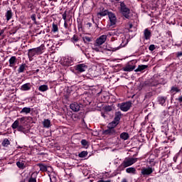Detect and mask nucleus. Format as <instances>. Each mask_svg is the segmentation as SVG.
<instances>
[{"mask_svg":"<svg viewBox=\"0 0 182 182\" xmlns=\"http://www.w3.org/2000/svg\"><path fill=\"white\" fill-rule=\"evenodd\" d=\"M137 158H125L124 161L118 167V171H123L127 167L133 166L134 163H137Z\"/></svg>","mask_w":182,"mask_h":182,"instance_id":"obj_3","label":"nucleus"},{"mask_svg":"<svg viewBox=\"0 0 182 182\" xmlns=\"http://www.w3.org/2000/svg\"><path fill=\"white\" fill-rule=\"evenodd\" d=\"M72 41L73 42V43H77V42H80V40H79V37H77V36L74 35Z\"/></svg>","mask_w":182,"mask_h":182,"instance_id":"obj_40","label":"nucleus"},{"mask_svg":"<svg viewBox=\"0 0 182 182\" xmlns=\"http://www.w3.org/2000/svg\"><path fill=\"white\" fill-rule=\"evenodd\" d=\"M107 36L106 35H102L98 38L96 39L95 41V46H102L105 42H106V40L107 39Z\"/></svg>","mask_w":182,"mask_h":182,"instance_id":"obj_8","label":"nucleus"},{"mask_svg":"<svg viewBox=\"0 0 182 182\" xmlns=\"http://www.w3.org/2000/svg\"><path fill=\"white\" fill-rule=\"evenodd\" d=\"M153 79L154 80L151 82V86H157L158 85H164L166 83L164 79L161 78L159 75H154Z\"/></svg>","mask_w":182,"mask_h":182,"instance_id":"obj_6","label":"nucleus"},{"mask_svg":"<svg viewBox=\"0 0 182 182\" xmlns=\"http://www.w3.org/2000/svg\"><path fill=\"white\" fill-rule=\"evenodd\" d=\"M108 18L110 23L107 25V31H110V29H112V26H114L117 23V18L116 17V14L112 12L109 13Z\"/></svg>","mask_w":182,"mask_h":182,"instance_id":"obj_5","label":"nucleus"},{"mask_svg":"<svg viewBox=\"0 0 182 182\" xmlns=\"http://www.w3.org/2000/svg\"><path fill=\"white\" fill-rule=\"evenodd\" d=\"M103 134L108 136H116V134H117V131L113 128H107L103 131Z\"/></svg>","mask_w":182,"mask_h":182,"instance_id":"obj_12","label":"nucleus"},{"mask_svg":"<svg viewBox=\"0 0 182 182\" xmlns=\"http://www.w3.org/2000/svg\"><path fill=\"white\" fill-rule=\"evenodd\" d=\"M178 102H179V103H182V95L178 98Z\"/></svg>","mask_w":182,"mask_h":182,"instance_id":"obj_53","label":"nucleus"},{"mask_svg":"<svg viewBox=\"0 0 182 182\" xmlns=\"http://www.w3.org/2000/svg\"><path fill=\"white\" fill-rule=\"evenodd\" d=\"M102 116L104 119H106V115H105V114L102 113Z\"/></svg>","mask_w":182,"mask_h":182,"instance_id":"obj_58","label":"nucleus"},{"mask_svg":"<svg viewBox=\"0 0 182 182\" xmlns=\"http://www.w3.org/2000/svg\"><path fill=\"white\" fill-rule=\"evenodd\" d=\"M31 87H32L31 82H27L21 86V90H23V92H28V90H31Z\"/></svg>","mask_w":182,"mask_h":182,"instance_id":"obj_17","label":"nucleus"},{"mask_svg":"<svg viewBox=\"0 0 182 182\" xmlns=\"http://www.w3.org/2000/svg\"><path fill=\"white\" fill-rule=\"evenodd\" d=\"M62 18L64 21H66V18H67V12L65 11L63 15H62Z\"/></svg>","mask_w":182,"mask_h":182,"instance_id":"obj_47","label":"nucleus"},{"mask_svg":"<svg viewBox=\"0 0 182 182\" xmlns=\"http://www.w3.org/2000/svg\"><path fill=\"white\" fill-rule=\"evenodd\" d=\"M36 72H39V70H36Z\"/></svg>","mask_w":182,"mask_h":182,"instance_id":"obj_63","label":"nucleus"},{"mask_svg":"<svg viewBox=\"0 0 182 182\" xmlns=\"http://www.w3.org/2000/svg\"><path fill=\"white\" fill-rule=\"evenodd\" d=\"M11 144V141H9V139H4L1 143V146H3V147H8V146H9Z\"/></svg>","mask_w":182,"mask_h":182,"instance_id":"obj_34","label":"nucleus"},{"mask_svg":"<svg viewBox=\"0 0 182 182\" xmlns=\"http://www.w3.org/2000/svg\"><path fill=\"white\" fill-rule=\"evenodd\" d=\"M153 171H154V169L150 166H148L147 168H142L141 170L142 176H150Z\"/></svg>","mask_w":182,"mask_h":182,"instance_id":"obj_10","label":"nucleus"},{"mask_svg":"<svg viewBox=\"0 0 182 182\" xmlns=\"http://www.w3.org/2000/svg\"><path fill=\"white\" fill-rule=\"evenodd\" d=\"M58 31H59V28H58V25L53 23V24L52 32H53L55 33V32H58Z\"/></svg>","mask_w":182,"mask_h":182,"instance_id":"obj_42","label":"nucleus"},{"mask_svg":"<svg viewBox=\"0 0 182 182\" xmlns=\"http://www.w3.org/2000/svg\"><path fill=\"white\" fill-rule=\"evenodd\" d=\"M133 26L132 24L129 25V27L132 28Z\"/></svg>","mask_w":182,"mask_h":182,"instance_id":"obj_62","label":"nucleus"},{"mask_svg":"<svg viewBox=\"0 0 182 182\" xmlns=\"http://www.w3.org/2000/svg\"><path fill=\"white\" fill-rule=\"evenodd\" d=\"M149 50H151V52H153V50L156 49V46L154 44H151L149 46Z\"/></svg>","mask_w":182,"mask_h":182,"instance_id":"obj_45","label":"nucleus"},{"mask_svg":"<svg viewBox=\"0 0 182 182\" xmlns=\"http://www.w3.org/2000/svg\"><path fill=\"white\" fill-rule=\"evenodd\" d=\"M120 7H119V12L126 18L129 19L130 18V9L126 6L124 1H119Z\"/></svg>","mask_w":182,"mask_h":182,"instance_id":"obj_4","label":"nucleus"},{"mask_svg":"<svg viewBox=\"0 0 182 182\" xmlns=\"http://www.w3.org/2000/svg\"><path fill=\"white\" fill-rule=\"evenodd\" d=\"M25 123H26V117L18 118L11 124V128L14 130L17 129L18 132H25V127H23Z\"/></svg>","mask_w":182,"mask_h":182,"instance_id":"obj_2","label":"nucleus"},{"mask_svg":"<svg viewBox=\"0 0 182 182\" xmlns=\"http://www.w3.org/2000/svg\"><path fill=\"white\" fill-rule=\"evenodd\" d=\"M144 36L146 41H149L150 40V38H151V32L149 31V28H146L144 31Z\"/></svg>","mask_w":182,"mask_h":182,"instance_id":"obj_18","label":"nucleus"},{"mask_svg":"<svg viewBox=\"0 0 182 182\" xmlns=\"http://www.w3.org/2000/svg\"><path fill=\"white\" fill-rule=\"evenodd\" d=\"M4 32H5V29H1V30H0V36H1V35H4Z\"/></svg>","mask_w":182,"mask_h":182,"instance_id":"obj_52","label":"nucleus"},{"mask_svg":"<svg viewBox=\"0 0 182 182\" xmlns=\"http://www.w3.org/2000/svg\"><path fill=\"white\" fill-rule=\"evenodd\" d=\"M86 156H87V151H82L78 154V157L80 159H83L84 157H86Z\"/></svg>","mask_w":182,"mask_h":182,"instance_id":"obj_39","label":"nucleus"},{"mask_svg":"<svg viewBox=\"0 0 182 182\" xmlns=\"http://www.w3.org/2000/svg\"><path fill=\"white\" fill-rule=\"evenodd\" d=\"M70 109H71L73 112H79V110H80V105L77 102H73L70 105Z\"/></svg>","mask_w":182,"mask_h":182,"instance_id":"obj_15","label":"nucleus"},{"mask_svg":"<svg viewBox=\"0 0 182 182\" xmlns=\"http://www.w3.org/2000/svg\"><path fill=\"white\" fill-rule=\"evenodd\" d=\"M31 19L34 22L35 25H38V22L36 21V14H32L31 16Z\"/></svg>","mask_w":182,"mask_h":182,"instance_id":"obj_41","label":"nucleus"},{"mask_svg":"<svg viewBox=\"0 0 182 182\" xmlns=\"http://www.w3.org/2000/svg\"><path fill=\"white\" fill-rule=\"evenodd\" d=\"M35 55H37L36 53H35L34 48H31L28 50V58H33Z\"/></svg>","mask_w":182,"mask_h":182,"instance_id":"obj_32","label":"nucleus"},{"mask_svg":"<svg viewBox=\"0 0 182 182\" xmlns=\"http://www.w3.org/2000/svg\"><path fill=\"white\" fill-rule=\"evenodd\" d=\"M113 39H114V37H112V38H111V41H114Z\"/></svg>","mask_w":182,"mask_h":182,"instance_id":"obj_61","label":"nucleus"},{"mask_svg":"<svg viewBox=\"0 0 182 182\" xmlns=\"http://www.w3.org/2000/svg\"><path fill=\"white\" fill-rule=\"evenodd\" d=\"M119 137L122 140H127V139H129V133L122 132L120 134Z\"/></svg>","mask_w":182,"mask_h":182,"instance_id":"obj_31","label":"nucleus"},{"mask_svg":"<svg viewBox=\"0 0 182 182\" xmlns=\"http://www.w3.org/2000/svg\"><path fill=\"white\" fill-rule=\"evenodd\" d=\"M148 66L146 65H139L135 70V72H143L145 69H147Z\"/></svg>","mask_w":182,"mask_h":182,"instance_id":"obj_30","label":"nucleus"},{"mask_svg":"<svg viewBox=\"0 0 182 182\" xmlns=\"http://www.w3.org/2000/svg\"><path fill=\"white\" fill-rule=\"evenodd\" d=\"M126 172L128 174H134L136 173V168L129 167L126 169Z\"/></svg>","mask_w":182,"mask_h":182,"instance_id":"obj_36","label":"nucleus"},{"mask_svg":"<svg viewBox=\"0 0 182 182\" xmlns=\"http://www.w3.org/2000/svg\"><path fill=\"white\" fill-rule=\"evenodd\" d=\"M16 166L18 167V168L23 169L25 168V161L20 159L16 162Z\"/></svg>","mask_w":182,"mask_h":182,"instance_id":"obj_26","label":"nucleus"},{"mask_svg":"<svg viewBox=\"0 0 182 182\" xmlns=\"http://www.w3.org/2000/svg\"><path fill=\"white\" fill-rule=\"evenodd\" d=\"M98 46H96L95 47L93 48L94 50L96 52H100V48L97 47Z\"/></svg>","mask_w":182,"mask_h":182,"instance_id":"obj_50","label":"nucleus"},{"mask_svg":"<svg viewBox=\"0 0 182 182\" xmlns=\"http://www.w3.org/2000/svg\"><path fill=\"white\" fill-rule=\"evenodd\" d=\"M166 99H167V97H159L158 101H159V105H161V106H164V103H166Z\"/></svg>","mask_w":182,"mask_h":182,"instance_id":"obj_33","label":"nucleus"},{"mask_svg":"<svg viewBox=\"0 0 182 182\" xmlns=\"http://www.w3.org/2000/svg\"><path fill=\"white\" fill-rule=\"evenodd\" d=\"M120 119H122V112L120 111H118L115 113L114 120L118 123H120Z\"/></svg>","mask_w":182,"mask_h":182,"instance_id":"obj_24","label":"nucleus"},{"mask_svg":"<svg viewBox=\"0 0 182 182\" xmlns=\"http://www.w3.org/2000/svg\"><path fill=\"white\" fill-rule=\"evenodd\" d=\"M105 110H106V112H112V108L111 106H107V107H105Z\"/></svg>","mask_w":182,"mask_h":182,"instance_id":"obj_46","label":"nucleus"},{"mask_svg":"<svg viewBox=\"0 0 182 182\" xmlns=\"http://www.w3.org/2000/svg\"><path fill=\"white\" fill-rule=\"evenodd\" d=\"M180 154H176V155H175V156L173 157V161H175V163H176V161H177V159H178V156H180Z\"/></svg>","mask_w":182,"mask_h":182,"instance_id":"obj_48","label":"nucleus"},{"mask_svg":"<svg viewBox=\"0 0 182 182\" xmlns=\"http://www.w3.org/2000/svg\"><path fill=\"white\" fill-rule=\"evenodd\" d=\"M152 162V161L151 160V161H149V163H151Z\"/></svg>","mask_w":182,"mask_h":182,"instance_id":"obj_64","label":"nucleus"},{"mask_svg":"<svg viewBox=\"0 0 182 182\" xmlns=\"http://www.w3.org/2000/svg\"><path fill=\"white\" fill-rule=\"evenodd\" d=\"M17 149H22V147L21 146H18Z\"/></svg>","mask_w":182,"mask_h":182,"instance_id":"obj_60","label":"nucleus"},{"mask_svg":"<svg viewBox=\"0 0 182 182\" xmlns=\"http://www.w3.org/2000/svg\"><path fill=\"white\" fill-rule=\"evenodd\" d=\"M180 92V89L177 87H172L171 89V93H173V95H176V93H178Z\"/></svg>","mask_w":182,"mask_h":182,"instance_id":"obj_38","label":"nucleus"},{"mask_svg":"<svg viewBox=\"0 0 182 182\" xmlns=\"http://www.w3.org/2000/svg\"><path fill=\"white\" fill-rule=\"evenodd\" d=\"M39 92H48L49 90V87L48 85H42L38 87Z\"/></svg>","mask_w":182,"mask_h":182,"instance_id":"obj_25","label":"nucleus"},{"mask_svg":"<svg viewBox=\"0 0 182 182\" xmlns=\"http://www.w3.org/2000/svg\"><path fill=\"white\" fill-rule=\"evenodd\" d=\"M153 95H154L153 92H147L145 95V99H150V97H151V96H153Z\"/></svg>","mask_w":182,"mask_h":182,"instance_id":"obj_43","label":"nucleus"},{"mask_svg":"<svg viewBox=\"0 0 182 182\" xmlns=\"http://www.w3.org/2000/svg\"><path fill=\"white\" fill-rule=\"evenodd\" d=\"M132 107V102L128 101L127 102H122L120 105V109L122 112H128V110H130V108Z\"/></svg>","mask_w":182,"mask_h":182,"instance_id":"obj_9","label":"nucleus"},{"mask_svg":"<svg viewBox=\"0 0 182 182\" xmlns=\"http://www.w3.org/2000/svg\"><path fill=\"white\" fill-rule=\"evenodd\" d=\"M98 182H112V180L108 179L107 181H105V179L101 178L100 180L98 181Z\"/></svg>","mask_w":182,"mask_h":182,"instance_id":"obj_49","label":"nucleus"},{"mask_svg":"<svg viewBox=\"0 0 182 182\" xmlns=\"http://www.w3.org/2000/svg\"><path fill=\"white\" fill-rule=\"evenodd\" d=\"M74 45L75 46H78V48H80V43H79V42H77V43H74Z\"/></svg>","mask_w":182,"mask_h":182,"instance_id":"obj_55","label":"nucleus"},{"mask_svg":"<svg viewBox=\"0 0 182 182\" xmlns=\"http://www.w3.org/2000/svg\"><path fill=\"white\" fill-rule=\"evenodd\" d=\"M36 55H42L45 50V45L42 44L41 46L33 48Z\"/></svg>","mask_w":182,"mask_h":182,"instance_id":"obj_16","label":"nucleus"},{"mask_svg":"<svg viewBox=\"0 0 182 182\" xmlns=\"http://www.w3.org/2000/svg\"><path fill=\"white\" fill-rule=\"evenodd\" d=\"M64 27L65 28V29H68V23H66V21H65L64 22Z\"/></svg>","mask_w":182,"mask_h":182,"instance_id":"obj_54","label":"nucleus"},{"mask_svg":"<svg viewBox=\"0 0 182 182\" xmlns=\"http://www.w3.org/2000/svg\"><path fill=\"white\" fill-rule=\"evenodd\" d=\"M162 122H164L166 129H168V122H170V114L168 112L164 111L161 114Z\"/></svg>","mask_w":182,"mask_h":182,"instance_id":"obj_7","label":"nucleus"},{"mask_svg":"<svg viewBox=\"0 0 182 182\" xmlns=\"http://www.w3.org/2000/svg\"><path fill=\"white\" fill-rule=\"evenodd\" d=\"M136 66L128 64L122 68V70H124V72H132V70H134Z\"/></svg>","mask_w":182,"mask_h":182,"instance_id":"obj_19","label":"nucleus"},{"mask_svg":"<svg viewBox=\"0 0 182 182\" xmlns=\"http://www.w3.org/2000/svg\"><path fill=\"white\" fill-rule=\"evenodd\" d=\"M121 182H127V179L123 178Z\"/></svg>","mask_w":182,"mask_h":182,"instance_id":"obj_57","label":"nucleus"},{"mask_svg":"<svg viewBox=\"0 0 182 182\" xmlns=\"http://www.w3.org/2000/svg\"><path fill=\"white\" fill-rule=\"evenodd\" d=\"M6 21H11L12 18V10H8L5 14Z\"/></svg>","mask_w":182,"mask_h":182,"instance_id":"obj_29","label":"nucleus"},{"mask_svg":"<svg viewBox=\"0 0 182 182\" xmlns=\"http://www.w3.org/2000/svg\"><path fill=\"white\" fill-rule=\"evenodd\" d=\"M81 144L84 146V147H87L88 142L86 139H82L81 141Z\"/></svg>","mask_w":182,"mask_h":182,"instance_id":"obj_44","label":"nucleus"},{"mask_svg":"<svg viewBox=\"0 0 182 182\" xmlns=\"http://www.w3.org/2000/svg\"><path fill=\"white\" fill-rule=\"evenodd\" d=\"M109 14H110V12H109L108 10L102 9L100 12L97 14V16H106L107 15L109 16Z\"/></svg>","mask_w":182,"mask_h":182,"instance_id":"obj_22","label":"nucleus"},{"mask_svg":"<svg viewBox=\"0 0 182 182\" xmlns=\"http://www.w3.org/2000/svg\"><path fill=\"white\" fill-rule=\"evenodd\" d=\"M73 58L72 57H65L63 60V65L64 66H73Z\"/></svg>","mask_w":182,"mask_h":182,"instance_id":"obj_11","label":"nucleus"},{"mask_svg":"<svg viewBox=\"0 0 182 182\" xmlns=\"http://www.w3.org/2000/svg\"><path fill=\"white\" fill-rule=\"evenodd\" d=\"M105 177H107L108 178H110V176H107V173H106Z\"/></svg>","mask_w":182,"mask_h":182,"instance_id":"obj_59","label":"nucleus"},{"mask_svg":"<svg viewBox=\"0 0 182 182\" xmlns=\"http://www.w3.org/2000/svg\"><path fill=\"white\" fill-rule=\"evenodd\" d=\"M43 126L44 129H49V127H50V126H52L50 119H45L43 121Z\"/></svg>","mask_w":182,"mask_h":182,"instance_id":"obj_20","label":"nucleus"},{"mask_svg":"<svg viewBox=\"0 0 182 182\" xmlns=\"http://www.w3.org/2000/svg\"><path fill=\"white\" fill-rule=\"evenodd\" d=\"M93 38L92 37H89L87 36H85L82 37V41H84L85 43H89V42H92Z\"/></svg>","mask_w":182,"mask_h":182,"instance_id":"obj_37","label":"nucleus"},{"mask_svg":"<svg viewBox=\"0 0 182 182\" xmlns=\"http://www.w3.org/2000/svg\"><path fill=\"white\" fill-rule=\"evenodd\" d=\"M32 111V109H31V107H23L21 110V112H20V113L21 114H29V113H31V112Z\"/></svg>","mask_w":182,"mask_h":182,"instance_id":"obj_23","label":"nucleus"},{"mask_svg":"<svg viewBox=\"0 0 182 182\" xmlns=\"http://www.w3.org/2000/svg\"><path fill=\"white\" fill-rule=\"evenodd\" d=\"M41 171H48V166L43 164H38Z\"/></svg>","mask_w":182,"mask_h":182,"instance_id":"obj_35","label":"nucleus"},{"mask_svg":"<svg viewBox=\"0 0 182 182\" xmlns=\"http://www.w3.org/2000/svg\"><path fill=\"white\" fill-rule=\"evenodd\" d=\"M26 68H28V65H26V63L21 64L18 69V73H23L26 70Z\"/></svg>","mask_w":182,"mask_h":182,"instance_id":"obj_21","label":"nucleus"},{"mask_svg":"<svg viewBox=\"0 0 182 182\" xmlns=\"http://www.w3.org/2000/svg\"><path fill=\"white\" fill-rule=\"evenodd\" d=\"M36 176H38V172L33 173L28 179V182H36Z\"/></svg>","mask_w":182,"mask_h":182,"instance_id":"obj_28","label":"nucleus"},{"mask_svg":"<svg viewBox=\"0 0 182 182\" xmlns=\"http://www.w3.org/2000/svg\"><path fill=\"white\" fill-rule=\"evenodd\" d=\"M124 34V30L120 28L113 29L107 33V36H122L121 44L118 47H111L108 49V50L110 52H116L117 50L122 49V48H124L129 43V40L126 38Z\"/></svg>","mask_w":182,"mask_h":182,"instance_id":"obj_1","label":"nucleus"},{"mask_svg":"<svg viewBox=\"0 0 182 182\" xmlns=\"http://www.w3.org/2000/svg\"><path fill=\"white\" fill-rule=\"evenodd\" d=\"M176 56L177 58H180V56H182V52H178Z\"/></svg>","mask_w":182,"mask_h":182,"instance_id":"obj_51","label":"nucleus"},{"mask_svg":"<svg viewBox=\"0 0 182 182\" xmlns=\"http://www.w3.org/2000/svg\"><path fill=\"white\" fill-rule=\"evenodd\" d=\"M117 124H119V122L113 120L112 122L108 124L107 129H114L117 126Z\"/></svg>","mask_w":182,"mask_h":182,"instance_id":"obj_27","label":"nucleus"},{"mask_svg":"<svg viewBox=\"0 0 182 182\" xmlns=\"http://www.w3.org/2000/svg\"><path fill=\"white\" fill-rule=\"evenodd\" d=\"M87 25L89 26V28H90L92 26V23H87Z\"/></svg>","mask_w":182,"mask_h":182,"instance_id":"obj_56","label":"nucleus"},{"mask_svg":"<svg viewBox=\"0 0 182 182\" xmlns=\"http://www.w3.org/2000/svg\"><path fill=\"white\" fill-rule=\"evenodd\" d=\"M16 63H18V59H16V56H11L9 60V68H15V66H16Z\"/></svg>","mask_w":182,"mask_h":182,"instance_id":"obj_14","label":"nucleus"},{"mask_svg":"<svg viewBox=\"0 0 182 182\" xmlns=\"http://www.w3.org/2000/svg\"><path fill=\"white\" fill-rule=\"evenodd\" d=\"M87 69V65L86 64H78L75 66V70H77L80 73H82L83 72H86V70Z\"/></svg>","mask_w":182,"mask_h":182,"instance_id":"obj_13","label":"nucleus"}]
</instances>
